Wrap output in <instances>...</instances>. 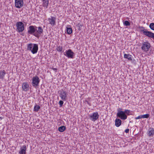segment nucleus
<instances>
[{"label": "nucleus", "instance_id": "nucleus-1", "mask_svg": "<svg viewBox=\"0 0 154 154\" xmlns=\"http://www.w3.org/2000/svg\"><path fill=\"white\" fill-rule=\"evenodd\" d=\"M38 46L36 44L30 43L27 46V50L30 51L33 54L36 53L38 51Z\"/></svg>", "mask_w": 154, "mask_h": 154}, {"label": "nucleus", "instance_id": "nucleus-2", "mask_svg": "<svg viewBox=\"0 0 154 154\" xmlns=\"http://www.w3.org/2000/svg\"><path fill=\"white\" fill-rule=\"evenodd\" d=\"M122 109L119 108L117 109L118 112L117 114V117L120 119L125 120L127 118V116L125 114L124 111H122Z\"/></svg>", "mask_w": 154, "mask_h": 154}, {"label": "nucleus", "instance_id": "nucleus-3", "mask_svg": "<svg viewBox=\"0 0 154 154\" xmlns=\"http://www.w3.org/2000/svg\"><path fill=\"white\" fill-rule=\"evenodd\" d=\"M142 29L140 30V32H142L143 34L149 38L154 39V33L150 31H148L147 29H145L144 27H141Z\"/></svg>", "mask_w": 154, "mask_h": 154}, {"label": "nucleus", "instance_id": "nucleus-4", "mask_svg": "<svg viewBox=\"0 0 154 154\" xmlns=\"http://www.w3.org/2000/svg\"><path fill=\"white\" fill-rule=\"evenodd\" d=\"M32 86L36 88L39 86V84L40 82V80L37 76H35L33 77L32 79Z\"/></svg>", "mask_w": 154, "mask_h": 154}, {"label": "nucleus", "instance_id": "nucleus-5", "mask_svg": "<svg viewBox=\"0 0 154 154\" xmlns=\"http://www.w3.org/2000/svg\"><path fill=\"white\" fill-rule=\"evenodd\" d=\"M64 55L69 58L73 59L75 56V53L71 49L66 50L64 53Z\"/></svg>", "mask_w": 154, "mask_h": 154}, {"label": "nucleus", "instance_id": "nucleus-6", "mask_svg": "<svg viewBox=\"0 0 154 154\" xmlns=\"http://www.w3.org/2000/svg\"><path fill=\"white\" fill-rule=\"evenodd\" d=\"M16 26L17 29L19 32H22L24 30V25L22 22H17L16 23Z\"/></svg>", "mask_w": 154, "mask_h": 154}, {"label": "nucleus", "instance_id": "nucleus-7", "mask_svg": "<svg viewBox=\"0 0 154 154\" xmlns=\"http://www.w3.org/2000/svg\"><path fill=\"white\" fill-rule=\"evenodd\" d=\"M150 46V44L148 42H144L143 43L141 48L144 51L147 52L149 51Z\"/></svg>", "mask_w": 154, "mask_h": 154}, {"label": "nucleus", "instance_id": "nucleus-8", "mask_svg": "<svg viewBox=\"0 0 154 154\" xmlns=\"http://www.w3.org/2000/svg\"><path fill=\"white\" fill-rule=\"evenodd\" d=\"M59 94H60V97L62 100L65 101L66 100L67 94L66 91L62 89L58 91Z\"/></svg>", "mask_w": 154, "mask_h": 154}, {"label": "nucleus", "instance_id": "nucleus-9", "mask_svg": "<svg viewBox=\"0 0 154 154\" xmlns=\"http://www.w3.org/2000/svg\"><path fill=\"white\" fill-rule=\"evenodd\" d=\"M37 28V27L35 26H29L28 31V33L34 35L35 34L36 31V28Z\"/></svg>", "mask_w": 154, "mask_h": 154}, {"label": "nucleus", "instance_id": "nucleus-10", "mask_svg": "<svg viewBox=\"0 0 154 154\" xmlns=\"http://www.w3.org/2000/svg\"><path fill=\"white\" fill-rule=\"evenodd\" d=\"M24 4L23 0H15V5L17 8H20L22 7Z\"/></svg>", "mask_w": 154, "mask_h": 154}, {"label": "nucleus", "instance_id": "nucleus-11", "mask_svg": "<svg viewBox=\"0 0 154 154\" xmlns=\"http://www.w3.org/2000/svg\"><path fill=\"white\" fill-rule=\"evenodd\" d=\"M99 117V115L97 112H94L91 115L89 116L90 119L94 122L97 120L98 118Z\"/></svg>", "mask_w": 154, "mask_h": 154}, {"label": "nucleus", "instance_id": "nucleus-12", "mask_svg": "<svg viewBox=\"0 0 154 154\" xmlns=\"http://www.w3.org/2000/svg\"><path fill=\"white\" fill-rule=\"evenodd\" d=\"M43 32V29L42 27L39 26L38 27V30L36 29V30L35 32V34L34 35V36L36 37H38Z\"/></svg>", "mask_w": 154, "mask_h": 154}, {"label": "nucleus", "instance_id": "nucleus-13", "mask_svg": "<svg viewBox=\"0 0 154 154\" xmlns=\"http://www.w3.org/2000/svg\"><path fill=\"white\" fill-rule=\"evenodd\" d=\"M22 90L25 91H27L29 90V85L27 82H24L22 85Z\"/></svg>", "mask_w": 154, "mask_h": 154}, {"label": "nucleus", "instance_id": "nucleus-14", "mask_svg": "<svg viewBox=\"0 0 154 154\" xmlns=\"http://www.w3.org/2000/svg\"><path fill=\"white\" fill-rule=\"evenodd\" d=\"M147 134L149 137H152L154 135V128H150L148 131Z\"/></svg>", "mask_w": 154, "mask_h": 154}, {"label": "nucleus", "instance_id": "nucleus-15", "mask_svg": "<svg viewBox=\"0 0 154 154\" xmlns=\"http://www.w3.org/2000/svg\"><path fill=\"white\" fill-rule=\"evenodd\" d=\"M26 146L25 145H23L20 148V150L19 151V153L20 154H26Z\"/></svg>", "mask_w": 154, "mask_h": 154}, {"label": "nucleus", "instance_id": "nucleus-16", "mask_svg": "<svg viewBox=\"0 0 154 154\" xmlns=\"http://www.w3.org/2000/svg\"><path fill=\"white\" fill-rule=\"evenodd\" d=\"M122 124V121L119 119H116L115 121V125L117 127H119Z\"/></svg>", "mask_w": 154, "mask_h": 154}, {"label": "nucleus", "instance_id": "nucleus-17", "mask_svg": "<svg viewBox=\"0 0 154 154\" xmlns=\"http://www.w3.org/2000/svg\"><path fill=\"white\" fill-rule=\"evenodd\" d=\"M42 2L43 6L45 8H47L49 3L48 0H43Z\"/></svg>", "mask_w": 154, "mask_h": 154}, {"label": "nucleus", "instance_id": "nucleus-18", "mask_svg": "<svg viewBox=\"0 0 154 154\" xmlns=\"http://www.w3.org/2000/svg\"><path fill=\"white\" fill-rule=\"evenodd\" d=\"M6 74L5 70H1L0 71V78L3 79L4 78L5 75Z\"/></svg>", "mask_w": 154, "mask_h": 154}, {"label": "nucleus", "instance_id": "nucleus-19", "mask_svg": "<svg viewBox=\"0 0 154 154\" xmlns=\"http://www.w3.org/2000/svg\"><path fill=\"white\" fill-rule=\"evenodd\" d=\"M66 32L68 34H70L72 33V29L70 26L68 25L66 27Z\"/></svg>", "mask_w": 154, "mask_h": 154}, {"label": "nucleus", "instance_id": "nucleus-20", "mask_svg": "<svg viewBox=\"0 0 154 154\" xmlns=\"http://www.w3.org/2000/svg\"><path fill=\"white\" fill-rule=\"evenodd\" d=\"M131 55L129 54H125L124 55V58L127 59L128 60L132 61V58L131 57Z\"/></svg>", "mask_w": 154, "mask_h": 154}, {"label": "nucleus", "instance_id": "nucleus-21", "mask_svg": "<svg viewBox=\"0 0 154 154\" xmlns=\"http://www.w3.org/2000/svg\"><path fill=\"white\" fill-rule=\"evenodd\" d=\"M66 129V127L65 126L63 125L62 126L58 128V131L60 132H63Z\"/></svg>", "mask_w": 154, "mask_h": 154}, {"label": "nucleus", "instance_id": "nucleus-22", "mask_svg": "<svg viewBox=\"0 0 154 154\" xmlns=\"http://www.w3.org/2000/svg\"><path fill=\"white\" fill-rule=\"evenodd\" d=\"M40 108V107L39 105H36L34 107L33 110L34 111L38 112Z\"/></svg>", "mask_w": 154, "mask_h": 154}, {"label": "nucleus", "instance_id": "nucleus-23", "mask_svg": "<svg viewBox=\"0 0 154 154\" xmlns=\"http://www.w3.org/2000/svg\"><path fill=\"white\" fill-rule=\"evenodd\" d=\"M123 24L125 26H129L130 25V23L127 20H126L125 21H124Z\"/></svg>", "mask_w": 154, "mask_h": 154}, {"label": "nucleus", "instance_id": "nucleus-24", "mask_svg": "<svg viewBox=\"0 0 154 154\" xmlns=\"http://www.w3.org/2000/svg\"><path fill=\"white\" fill-rule=\"evenodd\" d=\"M83 25L82 23H79L77 24V26L79 27L78 29L79 30H80L82 29V27L83 26Z\"/></svg>", "mask_w": 154, "mask_h": 154}, {"label": "nucleus", "instance_id": "nucleus-25", "mask_svg": "<svg viewBox=\"0 0 154 154\" xmlns=\"http://www.w3.org/2000/svg\"><path fill=\"white\" fill-rule=\"evenodd\" d=\"M49 23L52 26H53L55 25V20H49Z\"/></svg>", "mask_w": 154, "mask_h": 154}, {"label": "nucleus", "instance_id": "nucleus-26", "mask_svg": "<svg viewBox=\"0 0 154 154\" xmlns=\"http://www.w3.org/2000/svg\"><path fill=\"white\" fill-rule=\"evenodd\" d=\"M56 50L58 52H61L63 50V48L62 46H57L56 49Z\"/></svg>", "mask_w": 154, "mask_h": 154}, {"label": "nucleus", "instance_id": "nucleus-27", "mask_svg": "<svg viewBox=\"0 0 154 154\" xmlns=\"http://www.w3.org/2000/svg\"><path fill=\"white\" fill-rule=\"evenodd\" d=\"M126 115H131V111L128 109H125L124 111Z\"/></svg>", "mask_w": 154, "mask_h": 154}, {"label": "nucleus", "instance_id": "nucleus-28", "mask_svg": "<svg viewBox=\"0 0 154 154\" xmlns=\"http://www.w3.org/2000/svg\"><path fill=\"white\" fill-rule=\"evenodd\" d=\"M149 115L148 114H146L145 115H142V118H146L147 119L149 118Z\"/></svg>", "mask_w": 154, "mask_h": 154}, {"label": "nucleus", "instance_id": "nucleus-29", "mask_svg": "<svg viewBox=\"0 0 154 154\" xmlns=\"http://www.w3.org/2000/svg\"><path fill=\"white\" fill-rule=\"evenodd\" d=\"M149 27L151 29L154 30V23H151L149 25Z\"/></svg>", "mask_w": 154, "mask_h": 154}, {"label": "nucleus", "instance_id": "nucleus-30", "mask_svg": "<svg viewBox=\"0 0 154 154\" xmlns=\"http://www.w3.org/2000/svg\"><path fill=\"white\" fill-rule=\"evenodd\" d=\"M63 102L62 100H60L59 102V104L60 105V107H61L63 105Z\"/></svg>", "mask_w": 154, "mask_h": 154}, {"label": "nucleus", "instance_id": "nucleus-31", "mask_svg": "<svg viewBox=\"0 0 154 154\" xmlns=\"http://www.w3.org/2000/svg\"><path fill=\"white\" fill-rule=\"evenodd\" d=\"M135 119H139L142 118V115H140L138 116L137 117H135Z\"/></svg>", "mask_w": 154, "mask_h": 154}, {"label": "nucleus", "instance_id": "nucleus-32", "mask_svg": "<svg viewBox=\"0 0 154 154\" xmlns=\"http://www.w3.org/2000/svg\"><path fill=\"white\" fill-rule=\"evenodd\" d=\"M125 132L126 133H128L129 131V129H126L125 131Z\"/></svg>", "mask_w": 154, "mask_h": 154}, {"label": "nucleus", "instance_id": "nucleus-33", "mask_svg": "<svg viewBox=\"0 0 154 154\" xmlns=\"http://www.w3.org/2000/svg\"><path fill=\"white\" fill-rule=\"evenodd\" d=\"M53 69L55 71H57V69H56V68H53Z\"/></svg>", "mask_w": 154, "mask_h": 154}, {"label": "nucleus", "instance_id": "nucleus-34", "mask_svg": "<svg viewBox=\"0 0 154 154\" xmlns=\"http://www.w3.org/2000/svg\"><path fill=\"white\" fill-rule=\"evenodd\" d=\"M87 103L88 104H89L90 106L91 104L90 103H89L88 101H87Z\"/></svg>", "mask_w": 154, "mask_h": 154}, {"label": "nucleus", "instance_id": "nucleus-35", "mask_svg": "<svg viewBox=\"0 0 154 154\" xmlns=\"http://www.w3.org/2000/svg\"><path fill=\"white\" fill-rule=\"evenodd\" d=\"M48 19L50 20V19H51L50 18H49Z\"/></svg>", "mask_w": 154, "mask_h": 154}]
</instances>
